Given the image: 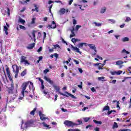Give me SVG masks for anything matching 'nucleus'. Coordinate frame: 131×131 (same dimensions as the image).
Returning <instances> with one entry per match:
<instances>
[{
    "mask_svg": "<svg viewBox=\"0 0 131 131\" xmlns=\"http://www.w3.org/2000/svg\"><path fill=\"white\" fill-rule=\"evenodd\" d=\"M129 130L128 129H119L118 131H128Z\"/></svg>",
    "mask_w": 131,
    "mask_h": 131,
    "instance_id": "4d7b16f0",
    "label": "nucleus"
},
{
    "mask_svg": "<svg viewBox=\"0 0 131 131\" xmlns=\"http://www.w3.org/2000/svg\"><path fill=\"white\" fill-rule=\"evenodd\" d=\"M19 28L20 29H23V30H26V28L24 27V26H22V25H19Z\"/></svg>",
    "mask_w": 131,
    "mask_h": 131,
    "instance_id": "72a5a7b5",
    "label": "nucleus"
},
{
    "mask_svg": "<svg viewBox=\"0 0 131 131\" xmlns=\"http://www.w3.org/2000/svg\"><path fill=\"white\" fill-rule=\"evenodd\" d=\"M94 130H95V131H100V128H99V127H96V128H95Z\"/></svg>",
    "mask_w": 131,
    "mask_h": 131,
    "instance_id": "69168bd1",
    "label": "nucleus"
},
{
    "mask_svg": "<svg viewBox=\"0 0 131 131\" xmlns=\"http://www.w3.org/2000/svg\"><path fill=\"white\" fill-rule=\"evenodd\" d=\"M42 124L43 125V126H44V127H47L48 128H51V127H49V125L47 124V123H46V122H42Z\"/></svg>",
    "mask_w": 131,
    "mask_h": 131,
    "instance_id": "a878e982",
    "label": "nucleus"
},
{
    "mask_svg": "<svg viewBox=\"0 0 131 131\" xmlns=\"http://www.w3.org/2000/svg\"><path fill=\"white\" fill-rule=\"evenodd\" d=\"M71 41H72V42H73L74 43L76 42V41H78V39L73 38L72 39Z\"/></svg>",
    "mask_w": 131,
    "mask_h": 131,
    "instance_id": "f704fd0d",
    "label": "nucleus"
},
{
    "mask_svg": "<svg viewBox=\"0 0 131 131\" xmlns=\"http://www.w3.org/2000/svg\"><path fill=\"white\" fill-rule=\"evenodd\" d=\"M64 124L68 126L69 127H73L75 125V123H73V122L71 121L66 120L64 122Z\"/></svg>",
    "mask_w": 131,
    "mask_h": 131,
    "instance_id": "f03ea898",
    "label": "nucleus"
},
{
    "mask_svg": "<svg viewBox=\"0 0 131 131\" xmlns=\"http://www.w3.org/2000/svg\"><path fill=\"white\" fill-rule=\"evenodd\" d=\"M108 21L112 22L113 23H115V20L114 19H108Z\"/></svg>",
    "mask_w": 131,
    "mask_h": 131,
    "instance_id": "338daca9",
    "label": "nucleus"
},
{
    "mask_svg": "<svg viewBox=\"0 0 131 131\" xmlns=\"http://www.w3.org/2000/svg\"><path fill=\"white\" fill-rule=\"evenodd\" d=\"M43 93L45 94V95H48V91H47L46 90L43 91Z\"/></svg>",
    "mask_w": 131,
    "mask_h": 131,
    "instance_id": "e2e57ef3",
    "label": "nucleus"
},
{
    "mask_svg": "<svg viewBox=\"0 0 131 131\" xmlns=\"http://www.w3.org/2000/svg\"><path fill=\"white\" fill-rule=\"evenodd\" d=\"M52 25H48L47 27V28L48 29H55V28H57V25H56V22L55 21H52Z\"/></svg>",
    "mask_w": 131,
    "mask_h": 131,
    "instance_id": "423d86ee",
    "label": "nucleus"
},
{
    "mask_svg": "<svg viewBox=\"0 0 131 131\" xmlns=\"http://www.w3.org/2000/svg\"><path fill=\"white\" fill-rule=\"evenodd\" d=\"M117 108H119V109H120V106H119V101L117 102Z\"/></svg>",
    "mask_w": 131,
    "mask_h": 131,
    "instance_id": "bf43d9fd",
    "label": "nucleus"
},
{
    "mask_svg": "<svg viewBox=\"0 0 131 131\" xmlns=\"http://www.w3.org/2000/svg\"><path fill=\"white\" fill-rule=\"evenodd\" d=\"M57 48H60V46H59V45L56 44L55 45H54L53 48L55 49V50H56V49H57Z\"/></svg>",
    "mask_w": 131,
    "mask_h": 131,
    "instance_id": "37998d69",
    "label": "nucleus"
},
{
    "mask_svg": "<svg viewBox=\"0 0 131 131\" xmlns=\"http://www.w3.org/2000/svg\"><path fill=\"white\" fill-rule=\"evenodd\" d=\"M59 12L60 13L62 14V15H64V14H65L66 12V9H65L64 8H61L59 10Z\"/></svg>",
    "mask_w": 131,
    "mask_h": 131,
    "instance_id": "6ab92c4d",
    "label": "nucleus"
},
{
    "mask_svg": "<svg viewBox=\"0 0 131 131\" xmlns=\"http://www.w3.org/2000/svg\"><path fill=\"white\" fill-rule=\"evenodd\" d=\"M97 58H98V59H99L100 60H103V58L101 57L99 55H97Z\"/></svg>",
    "mask_w": 131,
    "mask_h": 131,
    "instance_id": "0e129e2a",
    "label": "nucleus"
},
{
    "mask_svg": "<svg viewBox=\"0 0 131 131\" xmlns=\"http://www.w3.org/2000/svg\"><path fill=\"white\" fill-rule=\"evenodd\" d=\"M78 70L80 73H82L83 72V71L82 70V69L81 68H78Z\"/></svg>",
    "mask_w": 131,
    "mask_h": 131,
    "instance_id": "09e8293b",
    "label": "nucleus"
},
{
    "mask_svg": "<svg viewBox=\"0 0 131 131\" xmlns=\"http://www.w3.org/2000/svg\"><path fill=\"white\" fill-rule=\"evenodd\" d=\"M19 21L20 23H21V24H23V25H24L25 23V22H26L24 19H21V18H20V19H19Z\"/></svg>",
    "mask_w": 131,
    "mask_h": 131,
    "instance_id": "7c9ffc66",
    "label": "nucleus"
},
{
    "mask_svg": "<svg viewBox=\"0 0 131 131\" xmlns=\"http://www.w3.org/2000/svg\"><path fill=\"white\" fill-rule=\"evenodd\" d=\"M122 55H124L125 54H129V52L126 51L125 49H123V50H122V51L121 52Z\"/></svg>",
    "mask_w": 131,
    "mask_h": 131,
    "instance_id": "a211bd4d",
    "label": "nucleus"
},
{
    "mask_svg": "<svg viewBox=\"0 0 131 131\" xmlns=\"http://www.w3.org/2000/svg\"><path fill=\"white\" fill-rule=\"evenodd\" d=\"M6 72H7V75L8 76V78H9V80H12V77L11 76V73L10 72V69L8 67L6 68Z\"/></svg>",
    "mask_w": 131,
    "mask_h": 131,
    "instance_id": "6e6552de",
    "label": "nucleus"
},
{
    "mask_svg": "<svg viewBox=\"0 0 131 131\" xmlns=\"http://www.w3.org/2000/svg\"><path fill=\"white\" fill-rule=\"evenodd\" d=\"M39 116L40 117V120H42V121H45L46 119H49V118L46 117V115L42 114L41 111H39Z\"/></svg>",
    "mask_w": 131,
    "mask_h": 131,
    "instance_id": "39448f33",
    "label": "nucleus"
},
{
    "mask_svg": "<svg viewBox=\"0 0 131 131\" xmlns=\"http://www.w3.org/2000/svg\"><path fill=\"white\" fill-rule=\"evenodd\" d=\"M32 34L33 35V38H35V31H33Z\"/></svg>",
    "mask_w": 131,
    "mask_h": 131,
    "instance_id": "de8ad7c7",
    "label": "nucleus"
},
{
    "mask_svg": "<svg viewBox=\"0 0 131 131\" xmlns=\"http://www.w3.org/2000/svg\"><path fill=\"white\" fill-rule=\"evenodd\" d=\"M128 71H129V73L131 74V67H129L128 68Z\"/></svg>",
    "mask_w": 131,
    "mask_h": 131,
    "instance_id": "774afa93",
    "label": "nucleus"
},
{
    "mask_svg": "<svg viewBox=\"0 0 131 131\" xmlns=\"http://www.w3.org/2000/svg\"><path fill=\"white\" fill-rule=\"evenodd\" d=\"M88 46L91 50H94V52H97V48L94 44H89L88 45Z\"/></svg>",
    "mask_w": 131,
    "mask_h": 131,
    "instance_id": "9d476101",
    "label": "nucleus"
},
{
    "mask_svg": "<svg viewBox=\"0 0 131 131\" xmlns=\"http://www.w3.org/2000/svg\"><path fill=\"white\" fill-rule=\"evenodd\" d=\"M44 79L46 80V81H48L50 84H53L54 81L53 80H51L49 78H48L47 76H44Z\"/></svg>",
    "mask_w": 131,
    "mask_h": 131,
    "instance_id": "1a4fd4ad",
    "label": "nucleus"
},
{
    "mask_svg": "<svg viewBox=\"0 0 131 131\" xmlns=\"http://www.w3.org/2000/svg\"><path fill=\"white\" fill-rule=\"evenodd\" d=\"M35 111H36V107H35L33 110H32L30 113V115H32V116H34V114H35Z\"/></svg>",
    "mask_w": 131,
    "mask_h": 131,
    "instance_id": "aec40b11",
    "label": "nucleus"
},
{
    "mask_svg": "<svg viewBox=\"0 0 131 131\" xmlns=\"http://www.w3.org/2000/svg\"><path fill=\"white\" fill-rule=\"evenodd\" d=\"M42 51V48L41 47H39V48L38 49L37 52L39 53V52H41Z\"/></svg>",
    "mask_w": 131,
    "mask_h": 131,
    "instance_id": "5fc2aeb1",
    "label": "nucleus"
},
{
    "mask_svg": "<svg viewBox=\"0 0 131 131\" xmlns=\"http://www.w3.org/2000/svg\"><path fill=\"white\" fill-rule=\"evenodd\" d=\"M93 24H95V26H97V27H100V26H101L102 25V24H101V23H97L96 22H94Z\"/></svg>",
    "mask_w": 131,
    "mask_h": 131,
    "instance_id": "c756f323",
    "label": "nucleus"
},
{
    "mask_svg": "<svg viewBox=\"0 0 131 131\" xmlns=\"http://www.w3.org/2000/svg\"><path fill=\"white\" fill-rule=\"evenodd\" d=\"M78 87L79 88V89H82V82H80V85H78Z\"/></svg>",
    "mask_w": 131,
    "mask_h": 131,
    "instance_id": "a18cd8bd",
    "label": "nucleus"
},
{
    "mask_svg": "<svg viewBox=\"0 0 131 131\" xmlns=\"http://www.w3.org/2000/svg\"><path fill=\"white\" fill-rule=\"evenodd\" d=\"M78 48H82L83 47V43H79L78 45Z\"/></svg>",
    "mask_w": 131,
    "mask_h": 131,
    "instance_id": "c9c22d12",
    "label": "nucleus"
},
{
    "mask_svg": "<svg viewBox=\"0 0 131 131\" xmlns=\"http://www.w3.org/2000/svg\"><path fill=\"white\" fill-rule=\"evenodd\" d=\"M77 23V21L75 19H73V24H74V26H75Z\"/></svg>",
    "mask_w": 131,
    "mask_h": 131,
    "instance_id": "58836bf2",
    "label": "nucleus"
},
{
    "mask_svg": "<svg viewBox=\"0 0 131 131\" xmlns=\"http://www.w3.org/2000/svg\"><path fill=\"white\" fill-rule=\"evenodd\" d=\"M43 39L45 40V39L47 37V33L46 32H43Z\"/></svg>",
    "mask_w": 131,
    "mask_h": 131,
    "instance_id": "603ef678",
    "label": "nucleus"
},
{
    "mask_svg": "<svg viewBox=\"0 0 131 131\" xmlns=\"http://www.w3.org/2000/svg\"><path fill=\"white\" fill-rule=\"evenodd\" d=\"M118 127V124H117V123H116V122H115L114 123V125L113 126V128H117Z\"/></svg>",
    "mask_w": 131,
    "mask_h": 131,
    "instance_id": "b1692460",
    "label": "nucleus"
},
{
    "mask_svg": "<svg viewBox=\"0 0 131 131\" xmlns=\"http://www.w3.org/2000/svg\"><path fill=\"white\" fill-rule=\"evenodd\" d=\"M27 74V70L25 69L24 71H23L20 73V76L23 77V76H25Z\"/></svg>",
    "mask_w": 131,
    "mask_h": 131,
    "instance_id": "f3484780",
    "label": "nucleus"
},
{
    "mask_svg": "<svg viewBox=\"0 0 131 131\" xmlns=\"http://www.w3.org/2000/svg\"><path fill=\"white\" fill-rule=\"evenodd\" d=\"M12 68L13 69V72H15V69L16 68L15 70V77L17 78L18 77V74L19 73V67H18L16 64H13L12 66Z\"/></svg>",
    "mask_w": 131,
    "mask_h": 131,
    "instance_id": "20e7f679",
    "label": "nucleus"
},
{
    "mask_svg": "<svg viewBox=\"0 0 131 131\" xmlns=\"http://www.w3.org/2000/svg\"><path fill=\"white\" fill-rule=\"evenodd\" d=\"M30 83V85L29 86V89L30 91H32V92H33L34 90L33 89V83L31 81L29 82Z\"/></svg>",
    "mask_w": 131,
    "mask_h": 131,
    "instance_id": "2eb2a0df",
    "label": "nucleus"
},
{
    "mask_svg": "<svg viewBox=\"0 0 131 131\" xmlns=\"http://www.w3.org/2000/svg\"><path fill=\"white\" fill-rule=\"evenodd\" d=\"M80 27H81V26L77 25L76 26L75 30H78V29H79V28H80Z\"/></svg>",
    "mask_w": 131,
    "mask_h": 131,
    "instance_id": "c03bdc74",
    "label": "nucleus"
},
{
    "mask_svg": "<svg viewBox=\"0 0 131 131\" xmlns=\"http://www.w3.org/2000/svg\"><path fill=\"white\" fill-rule=\"evenodd\" d=\"M73 61L75 62L76 65L79 64V61H77L76 59H74Z\"/></svg>",
    "mask_w": 131,
    "mask_h": 131,
    "instance_id": "49530a36",
    "label": "nucleus"
},
{
    "mask_svg": "<svg viewBox=\"0 0 131 131\" xmlns=\"http://www.w3.org/2000/svg\"><path fill=\"white\" fill-rule=\"evenodd\" d=\"M93 122L96 124H102V122L100 121H97L96 120H94Z\"/></svg>",
    "mask_w": 131,
    "mask_h": 131,
    "instance_id": "393cba45",
    "label": "nucleus"
},
{
    "mask_svg": "<svg viewBox=\"0 0 131 131\" xmlns=\"http://www.w3.org/2000/svg\"><path fill=\"white\" fill-rule=\"evenodd\" d=\"M54 90H56V92H58V93L60 95H61V96H64L65 97H67L68 98V97H71L73 99H76V97L74 96V95L71 94V93H69L68 92L66 91L64 93H62L61 92H60V88L58 86L54 85Z\"/></svg>",
    "mask_w": 131,
    "mask_h": 131,
    "instance_id": "f257e3e1",
    "label": "nucleus"
},
{
    "mask_svg": "<svg viewBox=\"0 0 131 131\" xmlns=\"http://www.w3.org/2000/svg\"><path fill=\"white\" fill-rule=\"evenodd\" d=\"M25 125L26 127H28V125H29V122H26L25 123Z\"/></svg>",
    "mask_w": 131,
    "mask_h": 131,
    "instance_id": "13d9d810",
    "label": "nucleus"
},
{
    "mask_svg": "<svg viewBox=\"0 0 131 131\" xmlns=\"http://www.w3.org/2000/svg\"><path fill=\"white\" fill-rule=\"evenodd\" d=\"M74 6L75 7V8H77V7H79V9L80 10H81V7H82V6L81 5H77V4H74Z\"/></svg>",
    "mask_w": 131,
    "mask_h": 131,
    "instance_id": "473e14b6",
    "label": "nucleus"
},
{
    "mask_svg": "<svg viewBox=\"0 0 131 131\" xmlns=\"http://www.w3.org/2000/svg\"><path fill=\"white\" fill-rule=\"evenodd\" d=\"M27 95H28V91H25L24 92V97H26V96H27Z\"/></svg>",
    "mask_w": 131,
    "mask_h": 131,
    "instance_id": "3c124183",
    "label": "nucleus"
},
{
    "mask_svg": "<svg viewBox=\"0 0 131 131\" xmlns=\"http://www.w3.org/2000/svg\"><path fill=\"white\" fill-rule=\"evenodd\" d=\"M50 70L48 69H46L45 70L43 71V73L44 74H47L48 73V72H49Z\"/></svg>",
    "mask_w": 131,
    "mask_h": 131,
    "instance_id": "e433bc0d",
    "label": "nucleus"
},
{
    "mask_svg": "<svg viewBox=\"0 0 131 131\" xmlns=\"http://www.w3.org/2000/svg\"><path fill=\"white\" fill-rule=\"evenodd\" d=\"M123 63H124V61H122L121 60H118V61H116V65H120V68H122V66H123V65H122V64H123Z\"/></svg>",
    "mask_w": 131,
    "mask_h": 131,
    "instance_id": "f8f14e48",
    "label": "nucleus"
},
{
    "mask_svg": "<svg viewBox=\"0 0 131 131\" xmlns=\"http://www.w3.org/2000/svg\"><path fill=\"white\" fill-rule=\"evenodd\" d=\"M24 63L25 64V65H30V63H29V62H28V60H26L25 61H24Z\"/></svg>",
    "mask_w": 131,
    "mask_h": 131,
    "instance_id": "4c0bfd02",
    "label": "nucleus"
},
{
    "mask_svg": "<svg viewBox=\"0 0 131 131\" xmlns=\"http://www.w3.org/2000/svg\"><path fill=\"white\" fill-rule=\"evenodd\" d=\"M89 109V107H84L83 108L82 110V111H85V110Z\"/></svg>",
    "mask_w": 131,
    "mask_h": 131,
    "instance_id": "680f3d73",
    "label": "nucleus"
},
{
    "mask_svg": "<svg viewBox=\"0 0 131 131\" xmlns=\"http://www.w3.org/2000/svg\"><path fill=\"white\" fill-rule=\"evenodd\" d=\"M4 31H5V33L6 34V35H8V34H9V32H8V30H9V29H8V27H7V26H4Z\"/></svg>",
    "mask_w": 131,
    "mask_h": 131,
    "instance_id": "412c9836",
    "label": "nucleus"
},
{
    "mask_svg": "<svg viewBox=\"0 0 131 131\" xmlns=\"http://www.w3.org/2000/svg\"><path fill=\"white\" fill-rule=\"evenodd\" d=\"M35 23V18H33L32 19V21H31V24H34Z\"/></svg>",
    "mask_w": 131,
    "mask_h": 131,
    "instance_id": "79ce46f5",
    "label": "nucleus"
},
{
    "mask_svg": "<svg viewBox=\"0 0 131 131\" xmlns=\"http://www.w3.org/2000/svg\"><path fill=\"white\" fill-rule=\"evenodd\" d=\"M112 75H120L121 73H122V71H118L117 72L116 71H111L110 72Z\"/></svg>",
    "mask_w": 131,
    "mask_h": 131,
    "instance_id": "0eeeda50",
    "label": "nucleus"
},
{
    "mask_svg": "<svg viewBox=\"0 0 131 131\" xmlns=\"http://www.w3.org/2000/svg\"><path fill=\"white\" fill-rule=\"evenodd\" d=\"M72 48L73 49V51H75L76 53H79V54H81V52L79 51V49H78L76 47L73 46V45H71Z\"/></svg>",
    "mask_w": 131,
    "mask_h": 131,
    "instance_id": "9b49d317",
    "label": "nucleus"
},
{
    "mask_svg": "<svg viewBox=\"0 0 131 131\" xmlns=\"http://www.w3.org/2000/svg\"><path fill=\"white\" fill-rule=\"evenodd\" d=\"M131 19H130V17H127L125 21V22H129V21H130Z\"/></svg>",
    "mask_w": 131,
    "mask_h": 131,
    "instance_id": "ea45409f",
    "label": "nucleus"
},
{
    "mask_svg": "<svg viewBox=\"0 0 131 131\" xmlns=\"http://www.w3.org/2000/svg\"><path fill=\"white\" fill-rule=\"evenodd\" d=\"M27 85H28V82H24L21 85L22 90H21V95L23 97H24V92L26 90V88H27Z\"/></svg>",
    "mask_w": 131,
    "mask_h": 131,
    "instance_id": "7ed1b4c3",
    "label": "nucleus"
},
{
    "mask_svg": "<svg viewBox=\"0 0 131 131\" xmlns=\"http://www.w3.org/2000/svg\"><path fill=\"white\" fill-rule=\"evenodd\" d=\"M34 47H35V43H32L29 45V46L27 48L29 50H32V49H33V48H34Z\"/></svg>",
    "mask_w": 131,
    "mask_h": 131,
    "instance_id": "4468645a",
    "label": "nucleus"
},
{
    "mask_svg": "<svg viewBox=\"0 0 131 131\" xmlns=\"http://www.w3.org/2000/svg\"><path fill=\"white\" fill-rule=\"evenodd\" d=\"M77 122L78 123H75V125H80V124H82V121L78 120Z\"/></svg>",
    "mask_w": 131,
    "mask_h": 131,
    "instance_id": "2f4dec72",
    "label": "nucleus"
},
{
    "mask_svg": "<svg viewBox=\"0 0 131 131\" xmlns=\"http://www.w3.org/2000/svg\"><path fill=\"white\" fill-rule=\"evenodd\" d=\"M106 12V7H104L103 8H102L100 11L101 14H103V13H105Z\"/></svg>",
    "mask_w": 131,
    "mask_h": 131,
    "instance_id": "c85d7f7f",
    "label": "nucleus"
},
{
    "mask_svg": "<svg viewBox=\"0 0 131 131\" xmlns=\"http://www.w3.org/2000/svg\"><path fill=\"white\" fill-rule=\"evenodd\" d=\"M27 59V57H26L25 56H21L20 57V63H24V61Z\"/></svg>",
    "mask_w": 131,
    "mask_h": 131,
    "instance_id": "dca6fc26",
    "label": "nucleus"
},
{
    "mask_svg": "<svg viewBox=\"0 0 131 131\" xmlns=\"http://www.w3.org/2000/svg\"><path fill=\"white\" fill-rule=\"evenodd\" d=\"M71 34L70 35V38H72V37H74V36L75 35V33H74V31H71Z\"/></svg>",
    "mask_w": 131,
    "mask_h": 131,
    "instance_id": "cd10ccee",
    "label": "nucleus"
},
{
    "mask_svg": "<svg viewBox=\"0 0 131 131\" xmlns=\"http://www.w3.org/2000/svg\"><path fill=\"white\" fill-rule=\"evenodd\" d=\"M54 57H55L56 59H58V58H59V54L54 53Z\"/></svg>",
    "mask_w": 131,
    "mask_h": 131,
    "instance_id": "864d4df0",
    "label": "nucleus"
},
{
    "mask_svg": "<svg viewBox=\"0 0 131 131\" xmlns=\"http://www.w3.org/2000/svg\"><path fill=\"white\" fill-rule=\"evenodd\" d=\"M90 119H91V118H84V121H85V122H88Z\"/></svg>",
    "mask_w": 131,
    "mask_h": 131,
    "instance_id": "a19ab883",
    "label": "nucleus"
},
{
    "mask_svg": "<svg viewBox=\"0 0 131 131\" xmlns=\"http://www.w3.org/2000/svg\"><path fill=\"white\" fill-rule=\"evenodd\" d=\"M129 40V38L127 37H125L122 39L123 42H125V41H128Z\"/></svg>",
    "mask_w": 131,
    "mask_h": 131,
    "instance_id": "4be33fe9",
    "label": "nucleus"
},
{
    "mask_svg": "<svg viewBox=\"0 0 131 131\" xmlns=\"http://www.w3.org/2000/svg\"><path fill=\"white\" fill-rule=\"evenodd\" d=\"M98 80H102V79H105V77H100L98 78Z\"/></svg>",
    "mask_w": 131,
    "mask_h": 131,
    "instance_id": "8fccbe9b",
    "label": "nucleus"
},
{
    "mask_svg": "<svg viewBox=\"0 0 131 131\" xmlns=\"http://www.w3.org/2000/svg\"><path fill=\"white\" fill-rule=\"evenodd\" d=\"M38 79L41 82V90H45V85L43 84V83H44L43 80H42L40 78H38Z\"/></svg>",
    "mask_w": 131,
    "mask_h": 131,
    "instance_id": "ddd939ff",
    "label": "nucleus"
},
{
    "mask_svg": "<svg viewBox=\"0 0 131 131\" xmlns=\"http://www.w3.org/2000/svg\"><path fill=\"white\" fill-rule=\"evenodd\" d=\"M58 99V95L56 94L55 95V99H54V101H57V99Z\"/></svg>",
    "mask_w": 131,
    "mask_h": 131,
    "instance_id": "052dcab7",
    "label": "nucleus"
},
{
    "mask_svg": "<svg viewBox=\"0 0 131 131\" xmlns=\"http://www.w3.org/2000/svg\"><path fill=\"white\" fill-rule=\"evenodd\" d=\"M34 7L35 8V11H36V12H38V7H37V6L36 5H35Z\"/></svg>",
    "mask_w": 131,
    "mask_h": 131,
    "instance_id": "6e6d98bb",
    "label": "nucleus"
},
{
    "mask_svg": "<svg viewBox=\"0 0 131 131\" xmlns=\"http://www.w3.org/2000/svg\"><path fill=\"white\" fill-rule=\"evenodd\" d=\"M7 9L8 16L10 17V16H11V10H10V8H9L8 7H7Z\"/></svg>",
    "mask_w": 131,
    "mask_h": 131,
    "instance_id": "bb28decb",
    "label": "nucleus"
},
{
    "mask_svg": "<svg viewBox=\"0 0 131 131\" xmlns=\"http://www.w3.org/2000/svg\"><path fill=\"white\" fill-rule=\"evenodd\" d=\"M110 107L108 105L105 106L103 109V111H110Z\"/></svg>",
    "mask_w": 131,
    "mask_h": 131,
    "instance_id": "5701e85b",
    "label": "nucleus"
}]
</instances>
